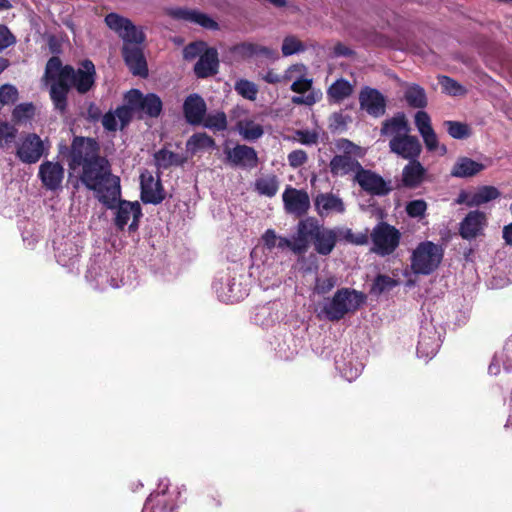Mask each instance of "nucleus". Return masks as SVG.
Here are the masks:
<instances>
[{"instance_id":"14","label":"nucleus","mask_w":512,"mask_h":512,"mask_svg":"<svg viewBox=\"0 0 512 512\" xmlns=\"http://www.w3.org/2000/svg\"><path fill=\"white\" fill-rule=\"evenodd\" d=\"M121 54L126 66L133 75L147 77L148 65L144 55V44L123 45Z\"/></svg>"},{"instance_id":"43","label":"nucleus","mask_w":512,"mask_h":512,"mask_svg":"<svg viewBox=\"0 0 512 512\" xmlns=\"http://www.w3.org/2000/svg\"><path fill=\"white\" fill-rule=\"evenodd\" d=\"M438 82L441 85L443 91L449 95L460 96L466 93V89L456 80L449 76H439Z\"/></svg>"},{"instance_id":"36","label":"nucleus","mask_w":512,"mask_h":512,"mask_svg":"<svg viewBox=\"0 0 512 512\" xmlns=\"http://www.w3.org/2000/svg\"><path fill=\"white\" fill-rule=\"evenodd\" d=\"M237 131L247 141H254L262 137L264 129L253 120H240L236 125Z\"/></svg>"},{"instance_id":"58","label":"nucleus","mask_w":512,"mask_h":512,"mask_svg":"<svg viewBox=\"0 0 512 512\" xmlns=\"http://www.w3.org/2000/svg\"><path fill=\"white\" fill-rule=\"evenodd\" d=\"M478 192L486 203L495 200L500 196V191L496 187L489 185L479 187Z\"/></svg>"},{"instance_id":"13","label":"nucleus","mask_w":512,"mask_h":512,"mask_svg":"<svg viewBox=\"0 0 512 512\" xmlns=\"http://www.w3.org/2000/svg\"><path fill=\"white\" fill-rule=\"evenodd\" d=\"M354 180L359 184L362 190L370 195L385 196L391 192V188L387 185L382 176L372 170L363 168V166L357 175H354Z\"/></svg>"},{"instance_id":"18","label":"nucleus","mask_w":512,"mask_h":512,"mask_svg":"<svg viewBox=\"0 0 512 512\" xmlns=\"http://www.w3.org/2000/svg\"><path fill=\"white\" fill-rule=\"evenodd\" d=\"M168 14L173 19L195 23L208 30L216 31L220 28L218 22L213 18L196 9L173 8L169 10Z\"/></svg>"},{"instance_id":"53","label":"nucleus","mask_w":512,"mask_h":512,"mask_svg":"<svg viewBox=\"0 0 512 512\" xmlns=\"http://www.w3.org/2000/svg\"><path fill=\"white\" fill-rule=\"evenodd\" d=\"M16 38L5 25H0V52L15 44Z\"/></svg>"},{"instance_id":"47","label":"nucleus","mask_w":512,"mask_h":512,"mask_svg":"<svg viewBox=\"0 0 512 512\" xmlns=\"http://www.w3.org/2000/svg\"><path fill=\"white\" fill-rule=\"evenodd\" d=\"M18 99V90L11 84L0 86V102L4 105L14 104Z\"/></svg>"},{"instance_id":"61","label":"nucleus","mask_w":512,"mask_h":512,"mask_svg":"<svg viewBox=\"0 0 512 512\" xmlns=\"http://www.w3.org/2000/svg\"><path fill=\"white\" fill-rule=\"evenodd\" d=\"M345 238L347 241L356 245H364L368 242V237L366 234L354 235L353 233H351V231L347 232Z\"/></svg>"},{"instance_id":"39","label":"nucleus","mask_w":512,"mask_h":512,"mask_svg":"<svg viewBox=\"0 0 512 512\" xmlns=\"http://www.w3.org/2000/svg\"><path fill=\"white\" fill-rule=\"evenodd\" d=\"M398 285V281L392 277L384 274H379L375 277L370 293L374 295H380L384 292L392 290Z\"/></svg>"},{"instance_id":"17","label":"nucleus","mask_w":512,"mask_h":512,"mask_svg":"<svg viewBox=\"0 0 512 512\" xmlns=\"http://www.w3.org/2000/svg\"><path fill=\"white\" fill-rule=\"evenodd\" d=\"M427 170L420 161H409L402 169L401 179L396 188L417 189L426 179Z\"/></svg>"},{"instance_id":"4","label":"nucleus","mask_w":512,"mask_h":512,"mask_svg":"<svg viewBox=\"0 0 512 512\" xmlns=\"http://www.w3.org/2000/svg\"><path fill=\"white\" fill-rule=\"evenodd\" d=\"M366 296L354 289L341 288L332 299L325 303L323 313L330 321H339L349 312H354L364 304Z\"/></svg>"},{"instance_id":"28","label":"nucleus","mask_w":512,"mask_h":512,"mask_svg":"<svg viewBox=\"0 0 512 512\" xmlns=\"http://www.w3.org/2000/svg\"><path fill=\"white\" fill-rule=\"evenodd\" d=\"M411 131L410 125L404 113H397L392 118L386 119L382 122L380 134L381 136H395L409 133Z\"/></svg>"},{"instance_id":"19","label":"nucleus","mask_w":512,"mask_h":512,"mask_svg":"<svg viewBox=\"0 0 512 512\" xmlns=\"http://www.w3.org/2000/svg\"><path fill=\"white\" fill-rule=\"evenodd\" d=\"M183 115L186 122L192 126H199L207 112L205 100L197 93L188 95L183 102Z\"/></svg>"},{"instance_id":"37","label":"nucleus","mask_w":512,"mask_h":512,"mask_svg":"<svg viewBox=\"0 0 512 512\" xmlns=\"http://www.w3.org/2000/svg\"><path fill=\"white\" fill-rule=\"evenodd\" d=\"M200 125L214 133L225 131L228 128L227 115L224 111H216L209 114L206 113L204 120Z\"/></svg>"},{"instance_id":"23","label":"nucleus","mask_w":512,"mask_h":512,"mask_svg":"<svg viewBox=\"0 0 512 512\" xmlns=\"http://www.w3.org/2000/svg\"><path fill=\"white\" fill-rule=\"evenodd\" d=\"M219 57L218 51L214 47H209L200 55L198 61L194 65V73L197 78L204 79L214 76L218 73Z\"/></svg>"},{"instance_id":"7","label":"nucleus","mask_w":512,"mask_h":512,"mask_svg":"<svg viewBox=\"0 0 512 512\" xmlns=\"http://www.w3.org/2000/svg\"><path fill=\"white\" fill-rule=\"evenodd\" d=\"M104 22L109 29L117 33L123 40V45H141L146 41L143 29L118 13H108L104 18Z\"/></svg>"},{"instance_id":"34","label":"nucleus","mask_w":512,"mask_h":512,"mask_svg":"<svg viewBox=\"0 0 512 512\" xmlns=\"http://www.w3.org/2000/svg\"><path fill=\"white\" fill-rule=\"evenodd\" d=\"M156 165L162 169H168L171 166H181L187 158L180 156L177 153L162 148L154 154Z\"/></svg>"},{"instance_id":"11","label":"nucleus","mask_w":512,"mask_h":512,"mask_svg":"<svg viewBox=\"0 0 512 512\" xmlns=\"http://www.w3.org/2000/svg\"><path fill=\"white\" fill-rule=\"evenodd\" d=\"M360 109L373 118H380L386 113L387 99L376 88L363 87L359 92Z\"/></svg>"},{"instance_id":"48","label":"nucleus","mask_w":512,"mask_h":512,"mask_svg":"<svg viewBox=\"0 0 512 512\" xmlns=\"http://www.w3.org/2000/svg\"><path fill=\"white\" fill-rule=\"evenodd\" d=\"M208 48L204 41L192 42L184 48V57L186 59H194L197 56L200 57Z\"/></svg>"},{"instance_id":"57","label":"nucleus","mask_w":512,"mask_h":512,"mask_svg":"<svg viewBox=\"0 0 512 512\" xmlns=\"http://www.w3.org/2000/svg\"><path fill=\"white\" fill-rule=\"evenodd\" d=\"M312 84V79L300 77L292 83L290 89L295 93L304 94L312 88Z\"/></svg>"},{"instance_id":"42","label":"nucleus","mask_w":512,"mask_h":512,"mask_svg":"<svg viewBox=\"0 0 512 512\" xmlns=\"http://www.w3.org/2000/svg\"><path fill=\"white\" fill-rule=\"evenodd\" d=\"M306 50L305 45L294 35H288L283 39L281 51L283 56H290Z\"/></svg>"},{"instance_id":"12","label":"nucleus","mask_w":512,"mask_h":512,"mask_svg":"<svg viewBox=\"0 0 512 512\" xmlns=\"http://www.w3.org/2000/svg\"><path fill=\"white\" fill-rule=\"evenodd\" d=\"M44 143L36 133H28L17 146L16 156L25 164H34L44 154Z\"/></svg>"},{"instance_id":"8","label":"nucleus","mask_w":512,"mask_h":512,"mask_svg":"<svg viewBox=\"0 0 512 512\" xmlns=\"http://www.w3.org/2000/svg\"><path fill=\"white\" fill-rule=\"evenodd\" d=\"M401 233L394 226L379 222L371 232L372 251L380 256L392 254L399 246Z\"/></svg>"},{"instance_id":"52","label":"nucleus","mask_w":512,"mask_h":512,"mask_svg":"<svg viewBox=\"0 0 512 512\" xmlns=\"http://www.w3.org/2000/svg\"><path fill=\"white\" fill-rule=\"evenodd\" d=\"M337 284V279L334 276L327 278H317L315 284V291L318 294H326L330 292Z\"/></svg>"},{"instance_id":"30","label":"nucleus","mask_w":512,"mask_h":512,"mask_svg":"<svg viewBox=\"0 0 512 512\" xmlns=\"http://www.w3.org/2000/svg\"><path fill=\"white\" fill-rule=\"evenodd\" d=\"M216 147L215 139L206 132H196L186 142V150L192 156L201 151L214 150Z\"/></svg>"},{"instance_id":"32","label":"nucleus","mask_w":512,"mask_h":512,"mask_svg":"<svg viewBox=\"0 0 512 512\" xmlns=\"http://www.w3.org/2000/svg\"><path fill=\"white\" fill-rule=\"evenodd\" d=\"M404 100L411 108L424 109L428 104L427 94L418 84H409L404 91Z\"/></svg>"},{"instance_id":"55","label":"nucleus","mask_w":512,"mask_h":512,"mask_svg":"<svg viewBox=\"0 0 512 512\" xmlns=\"http://www.w3.org/2000/svg\"><path fill=\"white\" fill-rule=\"evenodd\" d=\"M420 135L422 136L424 144L428 151L434 152L438 149L439 142L434 129L428 130Z\"/></svg>"},{"instance_id":"63","label":"nucleus","mask_w":512,"mask_h":512,"mask_svg":"<svg viewBox=\"0 0 512 512\" xmlns=\"http://www.w3.org/2000/svg\"><path fill=\"white\" fill-rule=\"evenodd\" d=\"M315 97L312 94L307 96H293L292 103L296 105H313L315 103Z\"/></svg>"},{"instance_id":"40","label":"nucleus","mask_w":512,"mask_h":512,"mask_svg":"<svg viewBox=\"0 0 512 512\" xmlns=\"http://www.w3.org/2000/svg\"><path fill=\"white\" fill-rule=\"evenodd\" d=\"M448 134L454 139H466L471 135V129L468 124L459 121L447 120L444 122Z\"/></svg>"},{"instance_id":"64","label":"nucleus","mask_w":512,"mask_h":512,"mask_svg":"<svg viewBox=\"0 0 512 512\" xmlns=\"http://www.w3.org/2000/svg\"><path fill=\"white\" fill-rule=\"evenodd\" d=\"M263 80L269 84H278L282 82L283 77L274 70L270 69L263 76Z\"/></svg>"},{"instance_id":"16","label":"nucleus","mask_w":512,"mask_h":512,"mask_svg":"<svg viewBox=\"0 0 512 512\" xmlns=\"http://www.w3.org/2000/svg\"><path fill=\"white\" fill-rule=\"evenodd\" d=\"M282 197L285 210L297 217L305 215L310 208V199L304 190L288 187Z\"/></svg>"},{"instance_id":"22","label":"nucleus","mask_w":512,"mask_h":512,"mask_svg":"<svg viewBox=\"0 0 512 512\" xmlns=\"http://www.w3.org/2000/svg\"><path fill=\"white\" fill-rule=\"evenodd\" d=\"M487 224L486 214L479 210L470 211L461 221L459 234L463 239L471 240L482 234Z\"/></svg>"},{"instance_id":"26","label":"nucleus","mask_w":512,"mask_h":512,"mask_svg":"<svg viewBox=\"0 0 512 512\" xmlns=\"http://www.w3.org/2000/svg\"><path fill=\"white\" fill-rule=\"evenodd\" d=\"M485 169L484 164L477 162L469 157H458L454 163L450 175L455 178H470Z\"/></svg>"},{"instance_id":"24","label":"nucleus","mask_w":512,"mask_h":512,"mask_svg":"<svg viewBox=\"0 0 512 512\" xmlns=\"http://www.w3.org/2000/svg\"><path fill=\"white\" fill-rule=\"evenodd\" d=\"M65 68L66 65L57 56H52L46 63L44 78L49 84V96L53 105L60 91L58 84Z\"/></svg>"},{"instance_id":"21","label":"nucleus","mask_w":512,"mask_h":512,"mask_svg":"<svg viewBox=\"0 0 512 512\" xmlns=\"http://www.w3.org/2000/svg\"><path fill=\"white\" fill-rule=\"evenodd\" d=\"M140 187V198L144 204L158 205L166 197L161 180L159 178L154 180V177L150 174L148 176L141 175Z\"/></svg>"},{"instance_id":"3","label":"nucleus","mask_w":512,"mask_h":512,"mask_svg":"<svg viewBox=\"0 0 512 512\" xmlns=\"http://www.w3.org/2000/svg\"><path fill=\"white\" fill-rule=\"evenodd\" d=\"M124 105L116 108L120 129L126 128L133 119L135 112H142L151 118H157L163 110V102L155 93L144 95L138 89H130L124 95Z\"/></svg>"},{"instance_id":"10","label":"nucleus","mask_w":512,"mask_h":512,"mask_svg":"<svg viewBox=\"0 0 512 512\" xmlns=\"http://www.w3.org/2000/svg\"><path fill=\"white\" fill-rule=\"evenodd\" d=\"M389 149L390 152L409 162L420 157L422 145L416 136L403 133L402 135H395L390 139Z\"/></svg>"},{"instance_id":"9","label":"nucleus","mask_w":512,"mask_h":512,"mask_svg":"<svg viewBox=\"0 0 512 512\" xmlns=\"http://www.w3.org/2000/svg\"><path fill=\"white\" fill-rule=\"evenodd\" d=\"M114 224L116 228L123 231L132 216V222L128 229L130 232H136L139 228V221L143 216L141 205L138 201L122 200L120 197L116 202Z\"/></svg>"},{"instance_id":"35","label":"nucleus","mask_w":512,"mask_h":512,"mask_svg":"<svg viewBox=\"0 0 512 512\" xmlns=\"http://www.w3.org/2000/svg\"><path fill=\"white\" fill-rule=\"evenodd\" d=\"M432 336L426 335L425 332H421L417 344V354L421 357L432 358L439 349V343L435 337V332Z\"/></svg>"},{"instance_id":"62","label":"nucleus","mask_w":512,"mask_h":512,"mask_svg":"<svg viewBox=\"0 0 512 512\" xmlns=\"http://www.w3.org/2000/svg\"><path fill=\"white\" fill-rule=\"evenodd\" d=\"M334 54L336 56L351 57L354 55V51L342 43H337L334 46Z\"/></svg>"},{"instance_id":"60","label":"nucleus","mask_w":512,"mask_h":512,"mask_svg":"<svg viewBox=\"0 0 512 512\" xmlns=\"http://www.w3.org/2000/svg\"><path fill=\"white\" fill-rule=\"evenodd\" d=\"M102 111L95 103H90L87 107V118L90 121L97 122L102 119Z\"/></svg>"},{"instance_id":"45","label":"nucleus","mask_w":512,"mask_h":512,"mask_svg":"<svg viewBox=\"0 0 512 512\" xmlns=\"http://www.w3.org/2000/svg\"><path fill=\"white\" fill-rule=\"evenodd\" d=\"M235 90L239 95L248 100H255L258 93L257 86L246 79H240L237 81L235 84Z\"/></svg>"},{"instance_id":"46","label":"nucleus","mask_w":512,"mask_h":512,"mask_svg":"<svg viewBox=\"0 0 512 512\" xmlns=\"http://www.w3.org/2000/svg\"><path fill=\"white\" fill-rule=\"evenodd\" d=\"M406 213L412 218H421L427 210V203L423 199L412 200L406 204Z\"/></svg>"},{"instance_id":"41","label":"nucleus","mask_w":512,"mask_h":512,"mask_svg":"<svg viewBox=\"0 0 512 512\" xmlns=\"http://www.w3.org/2000/svg\"><path fill=\"white\" fill-rule=\"evenodd\" d=\"M35 114V106L33 103H21L15 106L12 111V120L15 123H22L31 120Z\"/></svg>"},{"instance_id":"50","label":"nucleus","mask_w":512,"mask_h":512,"mask_svg":"<svg viewBox=\"0 0 512 512\" xmlns=\"http://www.w3.org/2000/svg\"><path fill=\"white\" fill-rule=\"evenodd\" d=\"M287 159L289 165L296 169L303 166L308 161V155L304 150L296 149L288 154Z\"/></svg>"},{"instance_id":"2","label":"nucleus","mask_w":512,"mask_h":512,"mask_svg":"<svg viewBox=\"0 0 512 512\" xmlns=\"http://www.w3.org/2000/svg\"><path fill=\"white\" fill-rule=\"evenodd\" d=\"M96 78V68L90 59L81 61L78 68L67 64L58 84L60 91L53 105L54 110L62 116L66 115L70 90L75 89L78 94L85 95L95 87Z\"/></svg>"},{"instance_id":"1","label":"nucleus","mask_w":512,"mask_h":512,"mask_svg":"<svg viewBox=\"0 0 512 512\" xmlns=\"http://www.w3.org/2000/svg\"><path fill=\"white\" fill-rule=\"evenodd\" d=\"M69 168H80L78 179L88 190L93 191L97 200L108 209L116 207L121 196L120 178L112 173L109 160L100 155V145L94 138L75 136L70 146Z\"/></svg>"},{"instance_id":"51","label":"nucleus","mask_w":512,"mask_h":512,"mask_svg":"<svg viewBox=\"0 0 512 512\" xmlns=\"http://www.w3.org/2000/svg\"><path fill=\"white\" fill-rule=\"evenodd\" d=\"M17 130L7 122L0 123V147L11 142L16 137Z\"/></svg>"},{"instance_id":"27","label":"nucleus","mask_w":512,"mask_h":512,"mask_svg":"<svg viewBox=\"0 0 512 512\" xmlns=\"http://www.w3.org/2000/svg\"><path fill=\"white\" fill-rule=\"evenodd\" d=\"M302 220L297 224L296 234L292 240L287 237L278 236L277 248L284 250L290 249L295 255L303 256L307 252V244L304 240Z\"/></svg>"},{"instance_id":"31","label":"nucleus","mask_w":512,"mask_h":512,"mask_svg":"<svg viewBox=\"0 0 512 512\" xmlns=\"http://www.w3.org/2000/svg\"><path fill=\"white\" fill-rule=\"evenodd\" d=\"M353 91V85L348 80L340 78L329 86L327 89V97L330 103L339 104L350 97Z\"/></svg>"},{"instance_id":"56","label":"nucleus","mask_w":512,"mask_h":512,"mask_svg":"<svg viewBox=\"0 0 512 512\" xmlns=\"http://www.w3.org/2000/svg\"><path fill=\"white\" fill-rule=\"evenodd\" d=\"M117 119L118 116L116 110L114 112L108 111L107 113H105L102 116V125L104 129L109 132H115L118 128Z\"/></svg>"},{"instance_id":"49","label":"nucleus","mask_w":512,"mask_h":512,"mask_svg":"<svg viewBox=\"0 0 512 512\" xmlns=\"http://www.w3.org/2000/svg\"><path fill=\"white\" fill-rule=\"evenodd\" d=\"M414 122L420 134L433 129L429 114L423 110L416 112Z\"/></svg>"},{"instance_id":"44","label":"nucleus","mask_w":512,"mask_h":512,"mask_svg":"<svg viewBox=\"0 0 512 512\" xmlns=\"http://www.w3.org/2000/svg\"><path fill=\"white\" fill-rule=\"evenodd\" d=\"M164 494V492L150 494V496L147 498L145 502V507H147V505L155 498L157 499V503L156 506L153 507V512H178L173 501H167L166 499H162L164 497Z\"/></svg>"},{"instance_id":"15","label":"nucleus","mask_w":512,"mask_h":512,"mask_svg":"<svg viewBox=\"0 0 512 512\" xmlns=\"http://www.w3.org/2000/svg\"><path fill=\"white\" fill-rule=\"evenodd\" d=\"M226 161L233 167L255 168L259 159L253 147L237 144L234 148H225Z\"/></svg>"},{"instance_id":"5","label":"nucleus","mask_w":512,"mask_h":512,"mask_svg":"<svg viewBox=\"0 0 512 512\" xmlns=\"http://www.w3.org/2000/svg\"><path fill=\"white\" fill-rule=\"evenodd\" d=\"M304 240L309 248L310 240H313L315 251L322 255H329L337 243V233L333 229L324 228L314 217H308L302 220Z\"/></svg>"},{"instance_id":"29","label":"nucleus","mask_w":512,"mask_h":512,"mask_svg":"<svg viewBox=\"0 0 512 512\" xmlns=\"http://www.w3.org/2000/svg\"><path fill=\"white\" fill-rule=\"evenodd\" d=\"M230 51L243 59L251 58L254 55H263L267 58H273L276 54L275 51L269 47L250 42L236 44L231 47Z\"/></svg>"},{"instance_id":"54","label":"nucleus","mask_w":512,"mask_h":512,"mask_svg":"<svg viewBox=\"0 0 512 512\" xmlns=\"http://www.w3.org/2000/svg\"><path fill=\"white\" fill-rule=\"evenodd\" d=\"M295 135L296 139L303 145H313L318 142V135L314 131L297 130Z\"/></svg>"},{"instance_id":"20","label":"nucleus","mask_w":512,"mask_h":512,"mask_svg":"<svg viewBox=\"0 0 512 512\" xmlns=\"http://www.w3.org/2000/svg\"><path fill=\"white\" fill-rule=\"evenodd\" d=\"M38 177L47 190H58L64 179V168L59 162L44 161L39 166Z\"/></svg>"},{"instance_id":"25","label":"nucleus","mask_w":512,"mask_h":512,"mask_svg":"<svg viewBox=\"0 0 512 512\" xmlns=\"http://www.w3.org/2000/svg\"><path fill=\"white\" fill-rule=\"evenodd\" d=\"M362 165L352 157L349 152L335 155L329 163L330 173L333 176H345L350 173L357 175Z\"/></svg>"},{"instance_id":"59","label":"nucleus","mask_w":512,"mask_h":512,"mask_svg":"<svg viewBox=\"0 0 512 512\" xmlns=\"http://www.w3.org/2000/svg\"><path fill=\"white\" fill-rule=\"evenodd\" d=\"M278 236L273 229H268L262 236L263 243L268 250H272L277 246Z\"/></svg>"},{"instance_id":"38","label":"nucleus","mask_w":512,"mask_h":512,"mask_svg":"<svg viewBox=\"0 0 512 512\" xmlns=\"http://www.w3.org/2000/svg\"><path fill=\"white\" fill-rule=\"evenodd\" d=\"M255 189L261 195L273 197L279 189V182L275 175L259 178L255 182Z\"/></svg>"},{"instance_id":"6","label":"nucleus","mask_w":512,"mask_h":512,"mask_svg":"<svg viewBox=\"0 0 512 512\" xmlns=\"http://www.w3.org/2000/svg\"><path fill=\"white\" fill-rule=\"evenodd\" d=\"M444 256L441 246L431 242H421L411 256V269L417 275H430L440 265Z\"/></svg>"},{"instance_id":"33","label":"nucleus","mask_w":512,"mask_h":512,"mask_svg":"<svg viewBox=\"0 0 512 512\" xmlns=\"http://www.w3.org/2000/svg\"><path fill=\"white\" fill-rule=\"evenodd\" d=\"M315 205L318 210H324L326 212L334 211L343 213L345 211L342 199L333 193L319 194L315 199ZM319 212L321 213V211Z\"/></svg>"}]
</instances>
